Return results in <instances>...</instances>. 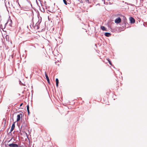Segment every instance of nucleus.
I'll return each mask as SVG.
<instances>
[{
  "label": "nucleus",
  "instance_id": "f257e3e1",
  "mask_svg": "<svg viewBox=\"0 0 147 147\" xmlns=\"http://www.w3.org/2000/svg\"><path fill=\"white\" fill-rule=\"evenodd\" d=\"M5 146L6 147H8L9 146L10 147H19V145L16 144L12 143L11 144H5Z\"/></svg>",
  "mask_w": 147,
  "mask_h": 147
},
{
  "label": "nucleus",
  "instance_id": "f03ea898",
  "mask_svg": "<svg viewBox=\"0 0 147 147\" xmlns=\"http://www.w3.org/2000/svg\"><path fill=\"white\" fill-rule=\"evenodd\" d=\"M38 21L36 23V24H35L36 26L37 27V29H38L39 27L38 26V25H39V24H40V23L41 22V19L42 18L41 17H40V19L39 16H38Z\"/></svg>",
  "mask_w": 147,
  "mask_h": 147
},
{
  "label": "nucleus",
  "instance_id": "7ed1b4c3",
  "mask_svg": "<svg viewBox=\"0 0 147 147\" xmlns=\"http://www.w3.org/2000/svg\"><path fill=\"white\" fill-rule=\"evenodd\" d=\"M22 113H23V112H22V113L17 115L16 121H18L20 120L21 118L22 117Z\"/></svg>",
  "mask_w": 147,
  "mask_h": 147
},
{
  "label": "nucleus",
  "instance_id": "20e7f679",
  "mask_svg": "<svg viewBox=\"0 0 147 147\" xmlns=\"http://www.w3.org/2000/svg\"><path fill=\"white\" fill-rule=\"evenodd\" d=\"M121 20L120 17L117 18L115 21V22L117 24H119L121 22Z\"/></svg>",
  "mask_w": 147,
  "mask_h": 147
},
{
  "label": "nucleus",
  "instance_id": "39448f33",
  "mask_svg": "<svg viewBox=\"0 0 147 147\" xmlns=\"http://www.w3.org/2000/svg\"><path fill=\"white\" fill-rule=\"evenodd\" d=\"M130 22L131 24H134L135 22L134 19L132 17H130L129 18Z\"/></svg>",
  "mask_w": 147,
  "mask_h": 147
},
{
  "label": "nucleus",
  "instance_id": "423d86ee",
  "mask_svg": "<svg viewBox=\"0 0 147 147\" xmlns=\"http://www.w3.org/2000/svg\"><path fill=\"white\" fill-rule=\"evenodd\" d=\"M15 122H14L13 123L12 125L11 128V129H10V131L9 133H10L14 129V128L15 127Z\"/></svg>",
  "mask_w": 147,
  "mask_h": 147
},
{
  "label": "nucleus",
  "instance_id": "0eeeda50",
  "mask_svg": "<svg viewBox=\"0 0 147 147\" xmlns=\"http://www.w3.org/2000/svg\"><path fill=\"white\" fill-rule=\"evenodd\" d=\"M45 77H46V79H47V82H48V83L49 84H50V82L49 79V77L47 75V74H46V72H45Z\"/></svg>",
  "mask_w": 147,
  "mask_h": 147
},
{
  "label": "nucleus",
  "instance_id": "6e6552de",
  "mask_svg": "<svg viewBox=\"0 0 147 147\" xmlns=\"http://www.w3.org/2000/svg\"><path fill=\"white\" fill-rule=\"evenodd\" d=\"M111 34L109 32H106L105 33V35L107 37H109L111 36Z\"/></svg>",
  "mask_w": 147,
  "mask_h": 147
},
{
  "label": "nucleus",
  "instance_id": "1a4fd4ad",
  "mask_svg": "<svg viewBox=\"0 0 147 147\" xmlns=\"http://www.w3.org/2000/svg\"><path fill=\"white\" fill-rule=\"evenodd\" d=\"M123 23L125 24V26H126V25L128 24V23H127V19L125 17V18H124V19Z\"/></svg>",
  "mask_w": 147,
  "mask_h": 147
},
{
  "label": "nucleus",
  "instance_id": "9d476101",
  "mask_svg": "<svg viewBox=\"0 0 147 147\" xmlns=\"http://www.w3.org/2000/svg\"><path fill=\"white\" fill-rule=\"evenodd\" d=\"M56 82V86L58 87V84L59 83V80L58 78H57L55 79Z\"/></svg>",
  "mask_w": 147,
  "mask_h": 147
},
{
  "label": "nucleus",
  "instance_id": "9b49d317",
  "mask_svg": "<svg viewBox=\"0 0 147 147\" xmlns=\"http://www.w3.org/2000/svg\"><path fill=\"white\" fill-rule=\"evenodd\" d=\"M100 28L103 31H106V28L104 26H101L100 27Z\"/></svg>",
  "mask_w": 147,
  "mask_h": 147
},
{
  "label": "nucleus",
  "instance_id": "f8f14e48",
  "mask_svg": "<svg viewBox=\"0 0 147 147\" xmlns=\"http://www.w3.org/2000/svg\"><path fill=\"white\" fill-rule=\"evenodd\" d=\"M27 110L28 115H29L30 114V112L29 111V106L28 105L27 106Z\"/></svg>",
  "mask_w": 147,
  "mask_h": 147
},
{
  "label": "nucleus",
  "instance_id": "ddd939ff",
  "mask_svg": "<svg viewBox=\"0 0 147 147\" xmlns=\"http://www.w3.org/2000/svg\"><path fill=\"white\" fill-rule=\"evenodd\" d=\"M63 2L64 3L65 5H67V4H70L68 2H67V1H66V0H63Z\"/></svg>",
  "mask_w": 147,
  "mask_h": 147
},
{
  "label": "nucleus",
  "instance_id": "4468645a",
  "mask_svg": "<svg viewBox=\"0 0 147 147\" xmlns=\"http://www.w3.org/2000/svg\"><path fill=\"white\" fill-rule=\"evenodd\" d=\"M137 1H138V0H137ZM139 1H140V5H143L142 3L143 2V0H139Z\"/></svg>",
  "mask_w": 147,
  "mask_h": 147
},
{
  "label": "nucleus",
  "instance_id": "2eb2a0df",
  "mask_svg": "<svg viewBox=\"0 0 147 147\" xmlns=\"http://www.w3.org/2000/svg\"><path fill=\"white\" fill-rule=\"evenodd\" d=\"M5 37L6 38L7 40H9V36L8 35H7Z\"/></svg>",
  "mask_w": 147,
  "mask_h": 147
},
{
  "label": "nucleus",
  "instance_id": "dca6fc26",
  "mask_svg": "<svg viewBox=\"0 0 147 147\" xmlns=\"http://www.w3.org/2000/svg\"><path fill=\"white\" fill-rule=\"evenodd\" d=\"M19 84L21 85H24V86L25 85L23 83H22L21 82V81H20V80L19 81Z\"/></svg>",
  "mask_w": 147,
  "mask_h": 147
},
{
  "label": "nucleus",
  "instance_id": "f3484780",
  "mask_svg": "<svg viewBox=\"0 0 147 147\" xmlns=\"http://www.w3.org/2000/svg\"><path fill=\"white\" fill-rule=\"evenodd\" d=\"M26 0L28 2V3L32 7V5L31 4V2L30 1H28V0Z\"/></svg>",
  "mask_w": 147,
  "mask_h": 147
},
{
  "label": "nucleus",
  "instance_id": "a211bd4d",
  "mask_svg": "<svg viewBox=\"0 0 147 147\" xmlns=\"http://www.w3.org/2000/svg\"><path fill=\"white\" fill-rule=\"evenodd\" d=\"M85 1L86 3H90L89 0H85Z\"/></svg>",
  "mask_w": 147,
  "mask_h": 147
},
{
  "label": "nucleus",
  "instance_id": "6ab92c4d",
  "mask_svg": "<svg viewBox=\"0 0 147 147\" xmlns=\"http://www.w3.org/2000/svg\"><path fill=\"white\" fill-rule=\"evenodd\" d=\"M109 64L111 65H112V63H111V61L110 60H109Z\"/></svg>",
  "mask_w": 147,
  "mask_h": 147
},
{
  "label": "nucleus",
  "instance_id": "aec40b11",
  "mask_svg": "<svg viewBox=\"0 0 147 147\" xmlns=\"http://www.w3.org/2000/svg\"><path fill=\"white\" fill-rule=\"evenodd\" d=\"M102 2L104 3L105 4V0H101Z\"/></svg>",
  "mask_w": 147,
  "mask_h": 147
},
{
  "label": "nucleus",
  "instance_id": "412c9836",
  "mask_svg": "<svg viewBox=\"0 0 147 147\" xmlns=\"http://www.w3.org/2000/svg\"><path fill=\"white\" fill-rule=\"evenodd\" d=\"M13 8L14 9H17V10H18V9H17V8H16V7H15L14 6H13Z\"/></svg>",
  "mask_w": 147,
  "mask_h": 147
},
{
  "label": "nucleus",
  "instance_id": "4be33fe9",
  "mask_svg": "<svg viewBox=\"0 0 147 147\" xmlns=\"http://www.w3.org/2000/svg\"><path fill=\"white\" fill-rule=\"evenodd\" d=\"M13 139V138H12L11 140H9V141H8V142H9L12 140V139Z\"/></svg>",
  "mask_w": 147,
  "mask_h": 147
},
{
  "label": "nucleus",
  "instance_id": "5701e85b",
  "mask_svg": "<svg viewBox=\"0 0 147 147\" xmlns=\"http://www.w3.org/2000/svg\"><path fill=\"white\" fill-rule=\"evenodd\" d=\"M23 104V103H21L20 105V106L21 107V106H22V105Z\"/></svg>",
  "mask_w": 147,
  "mask_h": 147
},
{
  "label": "nucleus",
  "instance_id": "b1692460",
  "mask_svg": "<svg viewBox=\"0 0 147 147\" xmlns=\"http://www.w3.org/2000/svg\"><path fill=\"white\" fill-rule=\"evenodd\" d=\"M18 5H19V6L20 7V8H22V7H21L20 6V4H19V3H18Z\"/></svg>",
  "mask_w": 147,
  "mask_h": 147
},
{
  "label": "nucleus",
  "instance_id": "393cba45",
  "mask_svg": "<svg viewBox=\"0 0 147 147\" xmlns=\"http://www.w3.org/2000/svg\"><path fill=\"white\" fill-rule=\"evenodd\" d=\"M107 60H108V62H109V60H110L108 58V59H107Z\"/></svg>",
  "mask_w": 147,
  "mask_h": 147
},
{
  "label": "nucleus",
  "instance_id": "a878e982",
  "mask_svg": "<svg viewBox=\"0 0 147 147\" xmlns=\"http://www.w3.org/2000/svg\"><path fill=\"white\" fill-rule=\"evenodd\" d=\"M125 3L127 4L128 5H129V4L128 3Z\"/></svg>",
  "mask_w": 147,
  "mask_h": 147
},
{
  "label": "nucleus",
  "instance_id": "bb28decb",
  "mask_svg": "<svg viewBox=\"0 0 147 147\" xmlns=\"http://www.w3.org/2000/svg\"><path fill=\"white\" fill-rule=\"evenodd\" d=\"M129 5H132V6L133 5L132 4H130V3L129 4Z\"/></svg>",
  "mask_w": 147,
  "mask_h": 147
},
{
  "label": "nucleus",
  "instance_id": "cd10ccee",
  "mask_svg": "<svg viewBox=\"0 0 147 147\" xmlns=\"http://www.w3.org/2000/svg\"><path fill=\"white\" fill-rule=\"evenodd\" d=\"M9 26H11V24H9Z\"/></svg>",
  "mask_w": 147,
  "mask_h": 147
},
{
  "label": "nucleus",
  "instance_id": "c85d7f7f",
  "mask_svg": "<svg viewBox=\"0 0 147 147\" xmlns=\"http://www.w3.org/2000/svg\"><path fill=\"white\" fill-rule=\"evenodd\" d=\"M21 128H22V126L21 127V128H20V131H21Z\"/></svg>",
  "mask_w": 147,
  "mask_h": 147
},
{
  "label": "nucleus",
  "instance_id": "c756f323",
  "mask_svg": "<svg viewBox=\"0 0 147 147\" xmlns=\"http://www.w3.org/2000/svg\"><path fill=\"white\" fill-rule=\"evenodd\" d=\"M10 21L11 22H12V20H11Z\"/></svg>",
  "mask_w": 147,
  "mask_h": 147
},
{
  "label": "nucleus",
  "instance_id": "7c9ffc66",
  "mask_svg": "<svg viewBox=\"0 0 147 147\" xmlns=\"http://www.w3.org/2000/svg\"><path fill=\"white\" fill-rule=\"evenodd\" d=\"M30 27H31V25H30Z\"/></svg>",
  "mask_w": 147,
  "mask_h": 147
},
{
  "label": "nucleus",
  "instance_id": "2f4dec72",
  "mask_svg": "<svg viewBox=\"0 0 147 147\" xmlns=\"http://www.w3.org/2000/svg\"><path fill=\"white\" fill-rule=\"evenodd\" d=\"M6 0H4V1H5Z\"/></svg>",
  "mask_w": 147,
  "mask_h": 147
}]
</instances>
